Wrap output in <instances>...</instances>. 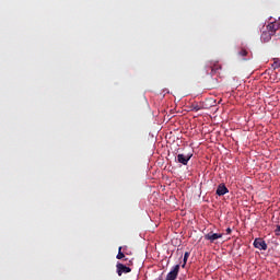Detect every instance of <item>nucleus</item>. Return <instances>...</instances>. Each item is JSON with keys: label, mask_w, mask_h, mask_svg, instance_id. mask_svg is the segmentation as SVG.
<instances>
[{"label": "nucleus", "mask_w": 280, "mask_h": 280, "mask_svg": "<svg viewBox=\"0 0 280 280\" xmlns=\"http://www.w3.org/2000/svg\"><path fill=\"white\" fill-rule=\"evenodd\" d=\"M124 257H126V255H124V253H121V247L118 248V254L116 256V259H124Z\"/></svg>", "instance_id": "ddd939ff"}, {"label": "nucleus", "mask_w": 280, "mask_h": 280, "mask_svg": "<svg viewBox=\"0 0 280 280\" xmlns=\"http://www.w3.org/2000/svg\"><path fill=\"white\" fill-rule=\"evenodd\" d=\"M116 268H117L118 277H121V275L124 273L128 275V272H132V269H130V267H127L124 264H117Z\"/></svg>", "instance_id": "423d86ee"}, {"label": "nucleus", "mask_w": 280, "mask_h": 280, "mask_svg": "<svg viewBox=\"0 0 280 280\" xmlns=\"http://www.w3.org/2000/svg\"><path fill=\"white\" fill-rule=\"evenodd\" d=\"M223 234L222 233H214L213 231L209 232L208 234H205V240L210 242V244H215L217 240H222Z\"/></svg>", "instance_id": "f257e3e1"}, {"label": "nucleus", "mask_w": 280, "mask_h": 280, "mask_svg": "<svg viewBox=\"0 0 280 280\" xmlns=\"http://www.w3.org/2000/svg\"><path fill=\"white\" fill-rule=\"evenodd\" d=\"M272 36H275V35L272 33H269V31L268 32H264L261 34V40H264V43H269V40L272 39Z\"/></svg>", "instance_id": "1a4fd4ad"}, {"label": "nucleus", "mask_w": 280, "mask_h": 280, "mask_svg": "<svg viewBox=\"0 0 280 280\" xmlns=\"http://www.w3.org/2000/svg\"><path fill=\"white\" fill-rule=\"evenodd\" d=\"M215 194L217 196H225V194H229V188L224 184H220Z\"/></svg>", "instance_id": "6e6552de"}, {"label": "nucleus", "mask_w": 280, "mask_h": 280, "mask_svg": "<svg viewBox=\"0 0 280 280\" xmlns=\"http://www.w3.org/2000/svg\"><path fill=\"white\" fill-rule=\"evenodd\" d=\"M279 27H280L279 22H272V23L268 24L267 30L269 33L275 35V34H277V31L279 30Z\"/></svg>", "instance_id": "0eeeda50"}, {"label": "nucleus", "mask_w": 280, "mask_h": 280, "mask_svg": "<svg viewBox=\"0 0 280 280\" xmlns=\"http://www.w3.org/2000/svg\"><path fill=\"white\" fill-rule=\"evenodd\" d=\"M191 156H194V153H188V154H183L179 153L177 154V162H179L182 165H187L189 161H191Z\"/></svg>", "instance_id": "20e7f679"}, {"label": "nucleus", "mask_w": 280, "mask_h": 280, "mask_svg": "<svg viewBox=\"0 0 280 280\" xmlns=\"http://www.w3.org/2000/svg\"><path fill=\"white\" fill-rule=\"evenodd\" d=\"M254 248H257L258 250H268V244H266L264 238L258 237L254 241Z\"/></svg>", "instance_id": "7ed1b4c3"}, {"label": "nucleus", "mask_w": 280, "mask_h": 280, "mask_svg": "<svg viewBox=\"0 0 280 280\" xmlns=\"http://www.w3.org/2000/svg\"><path fill=\"white\" fill-rule=\"evenodd\" d=\"M189 110H195V113H198V110H201L202 107H200V105H198V103H191L188 106Z\"/></svg>", "instance_id": "9b49d317"}, {"label": "nucleus", "mask_w": 280, "mask_h": 280, "mask_svg": "<svg viewBox=\"0 0 280 280\" xmlns=\"http://www.w3.org/2000/svg\"><path fill=\"white\" fill-rule=\"evenodd\" d=\"M178 272H180V265H175L173 269L166 275L165 280L178 279Z\"/></svg>", "instance_id": "f03ea898"}, {"label": "nucleus", "mask_w": 280, "mask_h": 280, "mask_svg": "<svg viewBox=\"0 0 280 280\" xmlns=\"http://www.w3.org/2000/svg\"><path fill=\"white\" fill-rule=\"evenodd\" d=\"M238 58H242V60H246V56H248V50L245 48H241L237 52Z\"/></svg>", "instance_id": "9d476101"}, {"label": "nucleus", "mask_w": 280, "mask_h": 280, "mask_svg": "<svg viewBox=\"0 0 280 280\" xmlns=\"http://www.w3.org/2000/svg\"><path fill=\"white\" fill-rule=\"evenodd\" d=\"M206 69H210V75H215V73H218V71H220V69H222V66H220V63L218 62H210L206 66ZM207 72L209 73V70H207Z\"/></svg>", "instance_id": "39448f33"}, {"label": "nucleus", "mask_w": 280, "mask_h": 280, "mask_svg": "<svg viewBox=\"0 0 280 280\" xmlns=\"http://www.w3.org/2000/svg\"><path fill=\"white\" fill-rule=\"evenodd\" d=\"M189 252H185L184 254V264L182 265V268H185V266H187V259H189Z\"/></svg>", "instance_id": "f8f14e48"}, {"label": "nucleus", "mask_w": 280, "mask_h": 280, "mask_svg": "<svg viewBox=\"0 0 280 280\" xmlns=\"http://www.w3.org/2000/svg\"><path fill=\"white\" fill-rule=\"evenodd\" d=\"M226 233H228V235H231V233H232L231 228H228V229H226Z\"/></svg>", "instance_id": "2eb2a0df"}, {"label": "nucleus", "mask_w": 280, "mask_h": 280, "mask_svg": "<svg viewBox=\"0 0 280 280\" xmlns=\"http://www.w3.org/2000/svg\"><path fill=\"white\" fill-rule=\"evenodd\" d=\"M275 233H276V235H280V225H277Z\"/></svg>", "instance_id": "4468645a"}]
</instances>
